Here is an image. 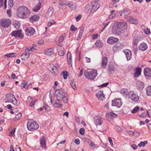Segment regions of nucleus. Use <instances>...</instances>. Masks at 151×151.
<instances>
[{
  "label": "nucleus",
  "mask_w": 151,
  "mask_h": 151,
  "mask_svg": "<svg viewBox=\"0 0 151 151\" xmlns=\"http://www.w3.org/2000/svg\"><path fill=\"white\" fill-rule=\"evenodd\" d=\"M50 71L53 73L55 75L58 73L57 68L55 66H53L50 68Z\"/></svg>",
  "instance_id": "30"
},
{
  "label": "nucleus",
  "mask_w": 151,
  "mask_h": 151,
  "mask_svg": "<svg viewBox=\"0 0 151 151\" xmlns=\"http://www.w3.org/2000/svg\"><path fill=\"white\" fill-rule=\"evenodd\" d=\"M60 100H55V102L53 104V106L55 108H61L62 107V104H60L59 102Z\"/></svg>",
  "instance_id": "26"
},
{
  "label": "nucleus",
  "mask_w": 151,
  "mask_h": 151,
  "mask_svg": "<svg viewBox=\"0 0 151 151\" xmlns=\"http://www.w3.org/2000/svg\"><path fill=\"white\" fill-rule=\"evenodd\" d=\"M112 106H116L118 108L120 107L122 104L121 98L115 99L114 100H112Z\"/></svg>",
  "instance_id": "11"
},
{
  "label": "nucleus",
  "mask_w": 151,
  "mask_h": 151,
  "mask_svg": "<svg viewBox=\"0 0 151 151\" xmlns=\"http://www.w3.org/2000/svg\"><path fill=\"white\" fill-rule=\"evenodd\" d=\"M67 57L68 60V63L69 66L71 67L72 65V60L71 54L70 52H68L67 54Z\"/></svg>",
  "instance_id": "22"
},
{
  "label": "nucleus",
  "mask_w": 151,
  "mask_h": 151,
  "mask_svg": "<svg viewBox=\"0 0 151 151\" xmlns=\"http://www.w3.org/2000/svg\"><path fill=\"white\" fill-rule=\"evenodd\" d=\"M6 97H7L6 102L12 103L14 105L17 104V101L13 94L12 93L7 94L6 95Z\"/></svg>",
  "instance_id": "5"
},
{
  "label": "nucleus",
  "mask_w": 151,
  "mask_h": 151,
  "mask_svg": "<svg viewBox=\"0 0 151 151\" xmlns=\"http://www.w3.org/2000/svg\"><path fill=\"white\" fill-rule=\"evenodd\" d=\"M106 116H109L112 117H116L117 115L113 112H108L106 114Z\"/></svg>",
  "instance_id": "36"
},
{
  "label": "nucleus",
  "mask_w": 151,
  "mask_h": 151,
  "mask_svg": "<svg viewBox=\"0 0 151 151\" xmlns=\"http://www.w3.org/2000/svg\"><path fill=\"white\" fill-rule=\"evenodd\" d=\"M94 119L95 124L97 126L101 125L103 123V118L98 115L96 116Z\"/></svg>",
  "instance_id": "7"
},
{
  "label": "nucleus",
  "mask_w": 151,
  "mask_h": 151,
  "mask_svg": "<svg viewBox=\"0 0 151 151\" xmlns=\"http://www.w3.org/2000/svg\"><path fill=\"white\" fill-rule=\"evenodd\" d=\"M139 110V107L138 106H136L131 112L133 113H136Z\"/></svg>",
  "instance_id": "46"
},
{
  "label": "nucleus",
  "mask_w": 151,
  "mask_h": 151,
  "mask_svg": "<svg viewBox=\"0 0 151 151\" xmlns=\"http://www.w3.org/2000/svg\"><path fill=\"white\" fill-rule=\"evenodd\" d=\"M8 7L9 8H12L13 5V0H9L8 1Z\"/></svg>",
  "instance_id": "50"
},
{
  "label": "nucleus",
  "mask_w": 151,
  "mask_h": 151,
  "mask_svg": "<svg viewBox=\"0 0 151 151\" xmlns=\"http://www.w3.org/2000/svg\"><path fill=\"white\" fill-rule=\"evenodd\" d=\"M95 45L97 47H101L103 45V43L100 40H97L95 42Z\"/></svg>",
  "instance_id": "39"
},
{
  "label": "nucleus",
  "mask_w": 151,
  "mask_h": 151,
  "mask_svg": "<svg viewBox=\"0 0 151 151\" xmlns=\"http://www.w3.org/2000/svg\"><path fill=\"white\" fill-rule=\"evenodd\" d=\"M67 6L72 10H75L77 8V5L75 3L70 1L68 4Z\"/></svg>",
  "instance_id": "18"
},
{
  "label": "nucleus",
  "mask_w": 151,
  "mask_h": 151,
  "mask_svg": "<svg viewBox=\"0 0 151 151\" xmlns=\"http://www.w3.org/2000/svg\"><path fill=\"white\" fill-rule=\"evenodd\" d=\"M144 74L147 77H151V70L149 68H145L144 70Z\"/></svg>",
  "instance_id": "19"
},
{
  "label": "nucleus",
  "mask_w": 151,
  "mask_h": 151,
  "mask_svg": "<svg viewBox=\"0 0 151 151\" xmlns=\"http://www.w3.org/2000/svg\"><path fill=\"white\" fill-rule=\"evenodd\" d=\"M20 23L19 22H17L13 24V26L14 28L17 29L19 28L20 26Z\"/></svg>",
  "instance_id": "47"
},
{
  "label": "nucleus",
  "mask_w": 151,
  "mask_h": 151,
  "mask_svg": "<svg viewBox=\"0 0 151 151\" xmlns=\"http://www.w3.org/2000/svg\"><path fill=\"white\" fill-rule=\"evenodd\" d=\"M81 14H79L76 17V21H78L81 19Z\"/></svg>",
  "instance_id": "63"
},
{
  "label": "nucleus",
  "mask_w": 151,
  "mask_h": 151,
  "mask_svg": "<svg viewBox=\"0 0 151 151\" xmlns=\"http://www.w3.org/2000/svg\"><path fill=\"white\" fill-rule=\"evenodd\" d=\"M116 16L115 14H111L109 16V19H112Z\"/></svg>",
  "instance_id": "64"
},
{
  "label": "nucleus",
  "mask_w": 151,
  "mask_h": 151,
  "mask_svg": "<svg viewBox=\"0 0 151 151\" xmlns=\"http://www.w3.org/2000/svg\"><path fill=\"white\" fill-rule=\"evenodd\" d=\"M141 69L140 68H137L136 69L135 73H134V76L135 77H139L141 74Z\"/></svg>",
  "instance_id": "25"
},
{
  "label": "nucleus",
  "mask_w": 151,
  "mask_h": 151,
  "mask_svg": "<svg viewBox=\"0 0 151 151\" xmlns=\"http://www.w3.org/2000/svg\"><path fill=\"white\" fill-rule=\"evenodd\" d=\"M89 146H90V147L91 148L92 147L93 148H94V147L95 146V144L93 143L92 142V141L91 142H90V143L89 144Z\"/></svg>",
  "instance_id": "62"
},
{
  "label": "nucleus",
  "mask_w": 151,
  "mask_h": 151,
  "mask_svg": "<svg viewBox=\"0 0 151 151\" xmlns=\"http://www.w3.org/2000/svg\"><path fill=\"white\" fill-rule=\"evenodd\" d=\"M27 127L29 130L33 131L37 130L39 126L36 122L28 120L27 124Z\"/></svg>",
  "instance_id": "4"
},
{
  "label": "nucleus",
  "mask_w": 151,
  "mask_h": 151,
  "mask_svg": "<svg viewBox=\"0 0 151 151\" xmlns=\"http://www.w3.org/2000/svg\"><path fill=\"white\" fill-rule=\"evenodd\" d=\"M61 75L63 76V78L66 79L67 78L68 73L66 71H64L63 72H62L61 73Z\"/></svg>",
  "instance_id": "44"
},
{
  "label": "nucleus",
  "mask_w": 151,
  "mask_h": 151,
  "mask_svg": "<svg viewBox=\"0 0 151 151\" xmlns=\"http://www.w3.org/2000/svg\"><path fill=\"white\" fill-rule=\"evenodd\" d=\"M16 53H11L5 55V56L7 58H13L17 56Z\"/></svg>",
  "instance_id": "42"
},
{
  "label": "nucleus",
  "mask_w": 151,
  "mask_h": 151,
  "mask_svg": "<svg viewBox=\"0 0 151 151\" xmlns=\"http://www.w3.org/2000/svg\"><path fill=\"white\" fill-rule=\"evenodd\" d=\"M15 128L14 129H13L10 132L9 134V135L10 136H12L13 135V134L14 133L15 130Z\"/></svg>",
  "instance_id": "58"
},
{
  "label": "nucleus",
  "mask_w": 151,
  "mask_h": 151,
  "mask_svg": "<svg viewBox=\"0 0 151 151\" xmlns=\"http://www.w3.org/2000/svg\"><path fill=\"white\" fill-rule=\"evenodd\" d=\"M92 6V3L90 2L86 6L85 10L86 11L90 10L91 11V10Z\"/></svg>",
  "instance_id": "37"
},
{
  "label": "nucleus",
  "mask_w": 151,
  "mask_h": 151,
  "mask_svg": "<svg viewBox=\"0 0 151 151\" xmlns=\"http://www.w3.org/2000/svg\"><path fill=\"white\" fill-rule=\"evenodd\" d=\"M21 57L22 60H26L28 58L29 56L26 54L23 53L21 55Z\"/></svg>",
  "instance_id": "41"
},
{
  "label": "nucleus",
  "mask_w": 151,
  "mask_h": 151,
  "mask_svg": "<svg viewBox=\"0 0 151 151\" xmlns=\"http://www.w3.org/2000/svg\"><path fill=\"white\" fill-rule=\"evenodd\" d=\"M147 143V141H145L143 142H141L138 145V146L139 147H144L145 145Z\"/></svg>",
  "instance_id": "40"
},
{
  "label": "nucleus",
  "mask_w": 151,
  "mask_h": 151,
  "mask_svg": "<svg viewBox=\"0 0 151 151\" xmlns=\"http://www.w3.org/2000/svg\"><path fill=\"white\" fill-rule=\"evenodd\" d=\"M32 86V83H30L29 82H27V83H26V84L24 86H22V85H21V87H22L23 88H27L28 87L30 86Z\"/></svg>",
  "instance_id": "43"
},
{
  "label": "nucleus",
  "mask_w": 151,
  "mask_h": 151,
  "mask_svg": "<svg viewBox=\"0 0 151 151\" xmlns=\"http://www.w3.org/2000/svg\"><path fill=\"white\" fill-rule=\"evenodd\" d=\"M123 13L125 16L128 15L130 14V11L129 10H124Z\"/></svg>",
  "instance_id": "52"
},
{
  "label": "nucleus",
  "mask_w": 151,
  "mask_h": 151,
  "mask_svg": "<svg viewBox=\"0 0 151 151\" xmlns=\"http://www.w3.org/2000/svg\"><path fill=\"white\" fill-rule=\"evenodd\" d=\"M21 113H19L16 116L15 118L17 119H19L21 118Z\"/></svg>",
  "instance_id": "57"
},
{
  "label": "nucleus",
  "mask_w": 151,
  "mask_h": 151,
  "mask_svg": "<svg viewBox=\"0 0 151 151\" xmlns=\"http://www.w3.org/2000/svg\"><path fill=\"white\" fill-rule=\"evenodd\" d=\"M70 85L71 87L75 90L77 89L76 86L75 82H72L70 83Z\"/></svg>",
  "instance_id": "49"
},
{
  "label": "nucleus",
  "mask_w": 151,
  "mask_h": 151,
  "mask_svg": "<svg viewBox=\"0 0 151 151\" xmlns=\"http://www.w3.org/2000/svg\"><path fill=\"white\" fill-rule=\"evenodd\" d=\"M137 84L138 88L140 89H142L144 88V83L141 81H137Z\"/></svg>",
  "instance_id": "31"
},
{
  "label": "nucleus",
  "mask_w": 151,
  "mask_h": 151,
  "mask_svg": "<svg viewBox=\"0 0 151 151\" xmlns=\"http://www.w3.org/2000/svg\"><path fill=\"white\" fill-rule=\"evenodd\" d=\"M53 50L52 48L49 49L45 51V54L47 55H51L53 53Z\"/></svg>",
  "instance_id": "28"
},
{
  "label": "nucleus",
  "mask_w": 151,
  "mask_h": 151,
  "mask_svg": "<svg viewBox=\"0 0 151 151\" xmlns=\"http://www.w3.org/2000/svg\"><path fill=\"white\" fill-rule=\"evenodd\" d=\"M98 37V35L97 34H93L91 35V37L93 39H95L97 38Z\"/></svg>",
  "instance_id": "56"
},
{
  "label": "nucleus",
  "mask_w": 151,
  "mask_h": 151,
  "mask_svg": "<svg viewBox=\"0 0 151 151\" xmlns=\"http://www.w3.org/2000/svg\"><path fill=\"white\" fill-rule=\"evenodd\" d=\"M58 55L61 56H63L65 54V52L64 51V49L63 48H61V49L60 48L58 49Z\"/></svg>",
  "instance_id": "38"
},
{
  "label": "nucleus",
  "mask_w": 151,
  "mask_h": 151,
  "mask_svg": "<svg viewBox=\"0 0 151 151\" xmlns=\"http://www.w3.org/2000/svg\"><path fill=\"white\" fill-rule=\"evenodd\" d=\"M11 23V21L9 19L1 20L0 22V26L3 27H8Z\"/></svg>",
  "instance_id": "6"
},
{
  "label": "nucleus",
  "mask_w": 151,
  "mask_h": 151,
  "mask_svg": "<svg viewBox=\"0 0 151 151\" xmlns=\"http://www.w3.org/2000/svg\"><path fill=\"white\" fill-rule=\"evenodd\" d=\"M53 11L54 9L52 7H50L49 8L47 12L48 16L49 17H50L53 14Z\"/></svg>",
  "instance_id": "35"
},
{
  "label": "nucleus",
  "mask_w": 151,
  "mask_h": 151,
  "mask_svg": "<svg viewBox=\"0 0 151 151\" xmlns=\"http://www.w3.org/2000/svg\"><path fill=\"white\" fill-rule=\"evenodd\" d=\"M63 95L62 100L63 102L65 103H66L68 102L67 97L68 95L67 93H64Z\"/></svg>",
  "instance_id": "32"
},
{
  "label": "nucleus",
  "mask_w": 151,
  "mask_h": 151,
  "mask_svg": "<svg viewBox=\"0 0 151 151\" xmlns=\"http://www.w3.org/2000/svg\"><path fill=\"white\" fill-rule=\"evenodd\" d=\"M70 29L72 31H74L76 30L77 28L76 27H75L73 25H72L71 26Z\"/></svg>",
  "instance_id": "55"
},
{
  "label": "nucleus",
  "mask_w": 151,
  "mask_h": 151,
  "mask_svg": "<svg viewBox=\"0 0 151 151\" xmlns=\"http://www.w3.org/2000/svg\"><path fill=\"white\" fill-rule=\"evenodd\" d=\"M118 38L113 37H111L107 40V42L108 43L113 44L118 41Z\"/></svg>",
  "instance_id": "15"
},
{
  "label": "nucleus",
  "mask_w": 151,
  "mask_h": 151,
  "mask_svg": "<svg viewBox=\"0 0 151 151\" xmlns=\"http://www.w3.org/2000/svg\"><path fill=\"white\" fill-rule=\"evenodd\" d=\"M147 45L145 43H141L139 46V49L142 51L146 50L147 48Z\"/></svg>",
  "instance_id": "21"
},
{
  "label": "nucleus",
  "mask_w": 151,
  "mask_h": 151,
  "mask_svg": "<svg viewBox=\"0 0 151 151\" xmlns=\"http://www.w3.org/2000/svg\"><path fill=\"white\" fill-rule=\"evenodd\" d=\"M131 147L134 150H136L137 148V146L134 144L132 145H131Z\"/></svg>",
  "instance_id": "61"
},
{
  "label": "nucleus",
  "mask_w": 151,
  "mask_h": 151,
  "mask_svg": "<svg viewBox=\"0 0 151 151\" xmlns=\"http://www.w3.org/2000/svg\"><path fill=\"white\" fill-rule=\"evenodd\" d=\"M120 92L123 95H127L128 93V90L127 89L124 88L121 89Z\"/></svg>",
  "instance_id": "45"
},
{
  "label": "nucleus",
  "mask_w": 151,
  "mask_h": 151,
  "mask_svg": "<svg viewBox=\"0 0 151 151\" xmlns=\"http://www.w3.org/2000/svg\"><path fill=\"white\" fill-rule=\"evenodd\" d=\"M44 109L47 112H49L50 110V108L48 105L45 104L44 106Z\"/></svg>",
  "instance_id": "51"
},
{
  "label": "nucleus",
  "mask_w": 151,
  "mask_h": 151,
  "mask_svg": "<svg viewBox=\"0 0 151 151\" xmlns=\"http://www.w3.org/2000/svg\"><path fill=\"white\" fill-rule=\"evenodd\" d=\"M64 93H65L63 90L61 89H58L56 90L55 93L56 96V98L57 100H60L63 97V95Z\"/></svg>",
  "instance_id": "10"
},
{
  "label": "nucleus",
  "mask_w": 151,
  "mask_h": 151,
  "mask_svg": "<svg viewBox=\"0 0 151 151\" xmlns=\"http://www.w3.org/2000/svg\"><path fill=\"white\" fill-rule=\"evenodd\" d=\"M25 54L29 56V55L32 52V49L30 47H27L25 49Z\"/></svg>",
  "instance_id": "34"
},
{
  "label": "nucleus",
  "mask_w": 151,
  "mask_h": 151,
  "mask_svg": "<svg viewBox=\"0 0 151 151\" xmlns=\"http://www.w3.org/2000/svg\"><path fill=\"white\" fill-rule=\"evenodd\" d=\"M127 28L128 25L126 22H116L113 24L112 32L114 34L119 35L124 33Z\"/></svg>",
  "instance_id": "1"
},
{
  "label": "nucleus",
  "mask_w": 151,
  "mask_h": 151,
  "mask_svg": "<svg viewBox=\"0 0 151 151\" xmlns=\"http://www.w3.org/2000/svg\"><path fill=\"white\" fill-rule=\"evenodd\" d=\"M108 70L109 73L111 74H112L114 73L115 68L113 66L109 65L108 66Z\"/></svg>",
  "instance_id": "29"
},
{
  "label": "nucleus",
  "mask_w": 151,
  "mask_h": 151,
  "mask_svg": "<svg viewBox=\"0 0 151 151\" xmlns=\"http://www.w3.org/2000/svg\"><path fill=\"white\" fill-rule=\"evenodd\" d=\"M108 60L106 57H103L101 63V67L102 68H105L107 65Z\"/></svg>",
  "instance_id": "16"
},
{
  "label": "nucleus",
  "mask_w": 151,
  "mask_h": 151,
  "mask_svg": "<svg viewBox=\"0 0 151 151\" xmlns=\"http://www.w3.org/2000/svg\"><path fill=\"white\" fill-rule=\"evenodd\" d=\"M85 130L83 128H81L79 130V133L82 135H83L84 134Z\"/></svg>",
  "instance_id": "54"
},
{
  "label": "nucleus",
  "mask_w": 151,
  "mask_h": 151,
  "mask_svg": "<svg viewBox=\"0 0 151 151\" xmlns=\"http://www.w3.org/2000/svg\"><path fill=\"white\" fill-rule=\"evenodd\" d=\"M21 30H18L16 31H14L12 32L11 34L12 36L16 37H18L19 38L22 39L23 37V34L21 33Z\"/></svg>",
  "instance_id": "9"
},
{
  "label": "nucleus",
  "mask_w": 151,
  "mask_h": 151,
  "mask_svg": "<svg viewBox=\"0 0 151 151\" xmlns=\"http://www.w3.org/2000/svg\"><path fill=\"white\" fill-rule=\"evenodd\" d=\"M96 96L100 100H103L105 99V96L103 90L99 91L96 94Z\"/></svg>",
  "instance_id": "13"
},
{
  "label": "nucleus",
  "mask_w": 151,
  "mask_h": 151,
  "mask_svg": "<svg viewBox=\"0 0 151 151\" xmlns=\"http://www.w3.org/2000/svg\"><path fill=\"white\" fill-rule=\"evenodd\" d=\"M127 133L129 134V135H134L135 134L134 132H132L131 131H127L126 132Z\"/></svg>",
  "instance_id": "59"
},
{
  "label": "nucleus",
  "mask_w": 151,
  "mask_h": 151,
  "mask_svg": "<svg viewBox=\"0 0 151 151\" xmlns=\"http://www.w3.org/2000/svg\"><path fill=\"white\" fill-rule=\"evenodd\" d=\"M126 19L131 23L136 24L138 22L137 19L132 18L130 16L127 17Z\"/></svg>",
  "instance_id": "20"
},
{
  "label": "nucleus",
  "mask_w": 151,
  "mask_h": 151,
  "mask_svg": "<svg viewBox=\"0 0 151 151\" xmlns=\"http://www.w3.org/2000/svg\"><path fill=\"white\" fill-rule=\"evenodd\" d=\"M123 52L126 55L127 60H130L132 56L131 51L127 49L126 50H124Z\"/></svg>",
  "instance_id": "17"
},
{
  "label": "nucleus",
  "mask_w": 151,
  "mask_h": 151,
  "mask_svg": "<svg viewBox=\"0 0 151 151\" xmlns=\"http://www.w3.org/2000/svg\"><path fill=\"white\" fill-rule=\"evenodd\" d=\"M40 144L42 148H45L46 147V140L45 138L43 137L41 139Z\"/></svg>",
  "instance_id": "24"
},
{
  "label": "nucleus",
  "mask_w": 151,
  "mask_h": 151,
  "mask_svg": "<svg viewBox=\"0 0 151 151\" xmlns=\"http://www.w3.org/2000/svg\"><path fill=\"white\" fill-rule=\"evenodd\" d=\"M147 94L148 96H151V86H149L147 89Z\"/></svg>",
  "instance_id": "48"
},
{
  "label": "nucleus",
  "mask_w": 151,
  "mask_h": 151,
  "mask_svg": "<svg viewBox=\"0 0 151 151\" xmlns=\"http://www.w3.org/2000/svg\"><path fill=\"white\" fill-rule=\"evenodd\" d=\"M39 17L37 15H34L30 17V21L32 22L37 21L39 19Z\"/></svg>",
  "instance_id": "27"
},
{
  "label": "nucleus",
  "mask_w": 151,
  "mask_h": 151,
  "mask_svg": "<svg viewBox=\"0 0 151 151\" xmlns=\"http://www.w3.org/2000/svg\"><path fill=\"white\" fill-rule=\"evenodd\" d=\"M129 95L130 99L133 101L137 102L139 99V96L137 94L133 91L130 92Z\"/></svg>",
  "instance_id": "8"
},
{
  "label": "nucleus",
  "mask_w": 151,
  "mask_h": 151,
  "mask_svg": "<svg viewBox=\"0 0 151 151\" xmlns=\"http://www.w3.org/2000/svg\"><path fill=\"white\" fill-rule=\"evenodd\" d=\"M30 13L29 10L25 6H20L17 10V15L21 18L25 19L27 18Z\"/></svg>",
  "instance_id": "2"
},
{
  "label": "nucleus",
  "mask_w": 151,
  "mask_h": 151,
  "mask_svg": "<svg viewBox=\"0 0 151 151\" xmlns=\"http://www.w3.org/2000/svg\"><path fill=\"white\" fill-rule=\"evenodd\" d=\"M64 39V36L63 35H61L59 38V41L60 42H62Z\"/></svg>",
  "instance_id": "53"
},
{
  "label": "nucleus",
  "mask_w": 151,
  "mask_h": 151,
  "mask_svg": "<svg viewBox=\"0 0 151 151\" xmlns=\"http://www.w3.org/2000/svg\"><path fill=\"white\" fill-rule=\"evenodd\" d=\"M84 31V27H81L80 28L79 34H81L82 35Z\"/></svg>",
  "instance_id": "60"
},
{
  "label": "nucleus",
  "mask_w": 151,
  "mask_h": 151,
  "mask_svg": "<svg viewBox=\"0 0 151 151\" xmlns=\"http://www.w3.org/2000/svg\"><path fill=\"white\" fill-rule=\"evenodd\" d=\"M41 3L39 2L38 4L33 9V11L35 12H37L41 8Z\"/></svg>",
  "instance_id": "33"
},
{
  "label": "nucleus",
  "mask_w": 151,
  "mask_h": 151,
  "mask_svg": "<svg viewBox=\"0 0 151 151\" xmlns=\"http://www.w3.org/2000/svg\"><path fill=\"white\" fill-rule=\"evenodd\" d=\"M25 32L26 35L30 36L33 35L35 32V29L32 27H29L26 28Z\"/></svg>",
  "instance_id": "12"
},
{
  "label": "nucleus",
  "mask_w": 151,
  "mask_h": 151,
  "mask_svg": "<svg viewBox=\"0 0 151 151\" xmlns=\"http://www.w3.org/2000/svg\"><path fill=\"white\" fill-rule=\"evenodd\" d=\"M97 74V71L96 70H91L89 71H85L84 72V76L86 78L92 80L95 78Z\"/></svg>",
  "instance_id": "3"
},
{
  "label": "nucleus",
  "mask_w": 151,
  "mask_h": 151,
  "mask_svg": "<svg viewBox=\"0 0 151 151\" xmlns=\"http://www.w3.org/2000/svg\"><path fill=\"white\" fill-rule=\"evenodd\" d=\"M92 5L91 10V11L92 12L95 11L99 8V5L97 4L96 2L93 3H92Z\"/></svg>",
  "instance_id": "23"
},
{
  "label": "nucleus",
  "mask_w": 151,
  "mask_h": 151,
  "mask_svg": "<svg viewBox=\"0 0 151 151\" xmlns=\"http://www.w3.org/2000/svg\"><path fill=\"white\" fill-rule=\"evenodd\" d=\"M124 45L121 43L119 42L116 44L113 47V50L115 52L117 51L122 50Z\"/></svg>",
  "instance_id": "14"
}]
</instances>
